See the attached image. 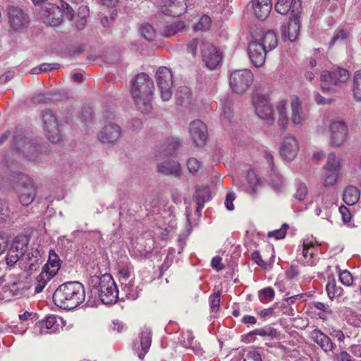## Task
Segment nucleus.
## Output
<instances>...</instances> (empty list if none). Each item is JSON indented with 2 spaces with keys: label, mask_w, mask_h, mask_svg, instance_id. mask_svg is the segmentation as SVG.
<instances>
[{
  "label": "nucleus",
  "mask_w": 361,
  "mask_h": 361,
  "mask_svg": "<svg viewBox=\"0 0 361 361\" xmlns=\"http://www.w3.org/2000/svg\"><path fill=\"white\" fill-rule=\"evenodd\" d=\"M154 88L153 80L145 73L137 74L131 80V96L137 109L142 114H149L152 112Z\"/></svg>",
  "instance_id": "1"
},
{
  "label": "nucleus",
  "mask_w": 361,
  "mask_h": 361,
  "mask_svg": "<svg viewBox=\"0 0 361 361\" xmlns=\"http://www.w3.org/2000/svg\"><path fill=\"white\" fill-rule=\"evenodd\" d=\"M85 298L83 285L78 281L67 282L59 286L53 295L56 305L66 310H72L81 303Z\"/></svg>",
  "instance_id": "2"
},
{
  "label": "nucleus",
  "mask_w": 361,
  "mask_h": 361,
  "mask_svg": "<svg viewBox=\"0 0 361 361\" xmlns=\"http://www.w3.org/2000/svg\"><path fill=\"white\" fill-rule=\"evenodd\" d=\"M90 284L92 286L91 291L97 294L103 303L112 304L116 302L118 290L110 274H105L101 276H92Z\"/></svg>",
  "instance_id": "3"
},
{
  "label": "nucleus",
  "mask_w": 361,
  "mask_h": 361,
  "mask_svg": "<svg viewBox=\"0 0 361 361\" xmlns=\"http://www.w3.org/2000/svg\"><path fill=\"white\" fill-rule=\"evenodd\" d=\"M63 15L73 20L75 12L68 4L61 0L60 6L51 4L45 5L41 12V19L48 25L58 26L61 23Z\"/></svg>",
  "instance_id": "4"
},
{
  "label": "nucleus",
  "mask_w": 361,
  "mask_h": 361,
  "mask_svg": "<svg viewBox=\"0 0 361 361\" xmlns=\"http://www.w3.org/2000/svg\"><path fill=\"white\" fill-rule=\"evenodd\" d=\"M350 78V72L342 67L334 66L329 71L321 73V89L325 92H331L336 87L346 82Z\"/></svg>",
  "instance_id": "5"
},
{
  "label": "nucleus",
  "mask_w": 361,
  "mask_h": 361,
  "mask_svg": "<svg viewBox=\"0 0 361 361\" xmlns=\"http://www.w3.org/2000/svg\"><path fill=\"white\" fill-rule=\"evenodd\" d=\"M253 82V74L249 69L234 70L229 76V86L232 91L243 94Z\"/></svg>",
  "instance_id": "6"
},
{
  "label": "nucleus",
  "mask_w": 361,
  "mask_h": 361,
  "mask_svg": "<svg viewBox=\"0 0 361 361\" xmlns=\"http://www.w3.org/2000/svg\"><path fill=\"white\" fill-rule=\"evenodd\" d=\"M19 201L23 205H29L35 200L37 195V187L33 180L27 175L20 174L15 186Z\"/></svg>",
  "instance_id": "7"
},
{
  "label": "nucleus",
  "mask_w": 361,
  "mask_h": 361,
  "mask_svg": "<svg viewBox=\"0 0 361 361\" xmlns=\"http://www.w3.org/2000/svg\"><path fill=\"white\" fill-rule=\"evenodd\" d=\"M341 169V159L334 153H330L323 166L322 183L325 187L334 185Z\"/></svg>",
  "instance_id": "8"
},
{
  "label": "nucleus",
  "mask_w": 361,
  "mask_h": 361,
  "mask_svg": "<svg viewBox=\"0 0 361 361\" xmlns=\"http://www.w3.org/2000/svg\"><path fill=\"white\" fill-rule=\"evenodd\" d=\"M156 81L162 101H169L173 94V76L171 70L164 66L159 68L156 72Z\"/></svg>",
  "instance_id": "9"
},
{
  "label": "nucleus",
  "mask_w": 361,
  "mask_h": 361,
  "mask_svg": "<svg viewBox=\"0 0 361 361\" xmlns=\"http://www.w3.org/2000/svg\"><path fill=\"white\" fill-rule=\"evenodd\" d=\"M200 52L202 61L209 69L214 70L219 66L222 60L221 54L211 42L201 41Z\"/></svg>",
  "instance_id": "10"
},
{
  "label": "nucleus",
  "mask_w": 361,
  "mask_h": 361,
  "mask_svg": "<svg viewBox=\"0 0 361 361\" xmlns=\"http://www.w3.org/2000/svg\"><path fill=\"white\" fill-rule=\"evenodd\" d=\"M43 129L47 139L54 143L61 140V132L58 121L55 115L51 111H44L42 114Z\"/></svg>",
  "instance_id": "11"
},
{
  "label": "nucleus",
  "mask_w": 361,
  "mask_h": 361,
  "mask_svg": "<svg viewBox=\"0 0 361 361\" xmlns=\"http://www.w3.org/2000/svg\"><path fill=\"white\" fill-rule=\"evenodd\" d=\"M252 102L259 118L270 123L274 121V109L267 97L257 94L253 96Z\"/></svg>",
  "instance_id": "12"
},
{
  "label": "nucleus",
  "mask_w": 361,
  "mask_h": 361,
  "mask_svg": "<svg viewBox=\"0 0 361 361\" xmlns=\"http://www.w3.org/2000/svg\"><path fill=\"white\" fill-rule=\"evenodd\" d=\"M8 21L11 28L16 32L24 30L29 24L27 14L23 9L15 6L8 7Z\"/></svg>",
  "instance_id": "13"
},
{
  "label": "nucleus",
  "mask_w": 361,
  "mask_h": 361,
  "mask_svg": "<svg viewBox=\"0 0 361 361\" xmlns=\"http://www.w3.org/2000/svg\"><path fill=\"white\" fill-rule=\"evenodd\" d=\"M330 143L334 147H339L347 140L348 129L341 121L332 122L329 126Z\"/></svg>",
  "instance_id": "14"
},
{
  "label": "nucleus",
  "mask_w": 361,
  "mask_h": 361,
  "mask_svg": "<svg viewBox=\"0 0 361 361\" xmlns=\"http://www.w3.org/2000/svg\"><path fill=\"white\" fill-rule=\"evenodd\" d=\"M14 140L16 149L19 152H22L30 160H35L37 158L38 147L29 137L16 135Z\"/></svg>",
  "instance_id": "15"
},
{
  "label": "nucleus",
  "mask_w": 361,
  "mask_h": 361,
  "mask_svg": "<svg viewBox=\"0 0 361 361\" xmlns=\"http://www.w3.org/2000/svg\"><path fill=\"white\" fill-rule=\"evenodd\" d=\"M264 47L259 44L258 41L253 39L248 44L247 53L252 63L257 68L262 67L266 60V55L268 53Z\"/></svg>",
  "instance_id": "16"
},
{
  "label": "nucleus",
  "mask_w": 361,
  "mask_h": 361,
  "mask_svg": "<svg viewBox=\"0 0 361 361\" xmlns=\"http://www.w3.org/2000/svg\"><path fill=\"white\" fill-rule=\"evenodd\" d=\"M152 343V331L148 328H144L137 340L133 343V350L137 353L140 359L143 360L148 352Z\"/></svg>",
  "instance_id": "17"
},
{
  "label": "nucleus",
  "mask_w": 361,
  "mask_h": 361,
  "mask_svg": "<svg viewBox=\"0 0 361 361\" xmlns=\"http://www.w3.org/2000/svg\"><path fill=\"white\" fill-rule=\"evenodd\" d=\"M189 133L193 142L197 146H203L207 138V128L200 120L193 121L190 123Z\"/></svg>",
  "instance_id": "18"
},
{
  "label": "nucleus",
  "mask_w": 361,
  "mask_h": 361,
  "mask_svg": "<svg viewBox=\"0 0 361 361\" xmlns=\"http://www.w3.org/2000/svg\"><path fill=\"white\" fill-rule=\"evenodd\" d=\"M299 150L298 141L293 135H288L284 137L280 147L281 156L287 161H292L298 154Z\"/></svg>",
  "instance_id": "19"
},
{
  "label": "nucleus",
  "mask_w": 361,
  "mask_h": 361,
  "mask_svg": "<svg viewBox=\"0 0 361 361\" xmlns=\"http://www.w3.org/2000/svg\"><path fill=\"white\" fill-rule=\"evenodd\" d=\"M121 135V127L109 121L98 133V139L103 143L111 144L117 141Z\"/></svg>",
  "instance_id": "20"
},
{
  "label": "nucleus",
  "mask_w": 361,
  "mask_h": 361,
  "mask_svg": "<svg viewBox=\"0 0 361 361\" xmlns=\"http://www.w3.org/2000/svg\"><path fill=\"white\" fill-rule=\"evenodd\" d=\"M62 322L61 317L55 315H49L44 319L39 321L35 325V330H38L39 334H54L59 331L60 324Z\"/></svg>",
  "instance_id": "21"
},
{
  "label": "nucleus",
  "mask_w": 361,
  "mask_h": 361,
  "mask_svg": "<svg viewBox=\"0 0 361 361\" xmlns=\"http://www.w3.org/2000/svg\"><path fill=\"white\" fill-rule=\"evenodd\" d=\"M252 39L258 41L267 52L275 49L278 44L276 35L274 32L271 30L264 32L261 30H257L252 34Z\"/></svg>",
  "instance_id": "22"
},
{
  "label": "nucleus",
  "mask_w": 361,
  "mask_h": 361,
  "mask_svg": "<svg viewBox=\"0 0 361 361\" xmlns=\"http://www.w3.org/2000/svg\"><path fill=\"white\" fill-rule=\"evenodd\" d=\"M290 121L295 126H302L308 118L307 111L303 109L299 98L293 97L290 101Z\"/></svg>",
  "instance_id": "23"
},
{
  "label": "nucleus",
  "mask_w": 361,
  "mask_h": 361,
  "mask_svg": "<svg viewBox=\"0 0 361 361\" xmlns=\"http://www.w3.org/2000/svg\"><path fill=\"white\" fill-rule=\"evenodd\" d=\"M310 338L325 353L333 352L336 348V344L331 341V338L318 329H315L310 333Z\"/></svg>",
  "instance_id": "24"
},
{
  "label": "nucleus",
  "mask_w": 361,
  "mask_h": 361,
  "mask_svg": "<svg viewBox=\"0 0 361 361\" xmlns=\"http://www.w3.org/2000/svg\"><path fill=\"white\" fill-rule=\"evenodd\" d=\"M318 246L311 241H304L302 244V256L304 262L308 266H314L318 261Z\"/></svg>",
  "instance_id": "25"
},
{
  "label": "nucleus",
  "mask_w": 361,
  "mask_h": 361,
  "mask_svg": "<svg viewBox=\"0 0 361 361\" xmlns=\"http://www.w3.org/2000/svg\"><path fill=\"white\" fill-rule=\"evenodd\" d=\"M130 273L131 267L126 264V263L119 266L118 274L120 276V280L121 281L122 291L124 292L126 297L127 296L130 299H135L137 294L130 289L131 286H128V285L126 284V280L130 277Z\"/></svg>",
  "instance_id": "26"
},
{
  "label": "nucleus",
  "mask_w": 361,
  "mask_h": 361,
  "mask_svg": "<svg viewBox=\"0 0 361 361\" xmlns=\"http://www.w3.org/2000/svg\"><path fill=\"white\" fill-rule=\"evenodd\" d=\"M157 171L166 176H173L179 177L181 174L180 164L173 159H166L157 165Z\"/></svg>",
  "instance_id": "27"
},
{
  "label": "nucleus",
  "mask_w": 361,
  "mask_h": 361,
  "mask_svg": "<svg viewBox=\"0 0 361 361\" xmlns=\"http://www.w3.org/2000/svg\"><path fill=\"white\" fill-rule=\"evenodd\" d=\"M263 157L270 167L271 173L270 178L273 186L277 190H280L283 185V178L281 175L277 172L274 166V157L268 151L263 152Z\"/></svg>",
  "instance_id": "28"
},
{
  "label": "nucleus",
  "mask_w": 361,
  "mask_h": 361,
  "mask_svg": "<svg viewBox=\"0 0 361 361\" xmlns=\"http://www.w3.org/2000/svg\"><path fill=\"white\" fill-rule=\"evenodd\" d=\"M252 8L256 17L263 20L268 17L271 10V0H255Z\"/></svg>",
  "instance_id": "29"
},
{
  "label": "nucleus",
  "mask_w": 361,
  "mask_h": 361,
  "mask_svg": "<svg viewBox=\"0 0 361 361\" xmlns=\"http://www.w3.org/2000/svg\"><path fill=\"white\" fill-rule=\"evenodd\" d=\"M246 188L247 193L255 196L259 191L262 186V182L257 175L252 171H248L246 176Z\"/></svg>",
  "instance_id": "30"
},
{
  "label": "nucleus",
  "mask_w": 361,
  "mask_h": 361,
  "mask_svg": "<svg viewBox=\"0 0 361 361\" xmlns=\"http://www.w3.org/2000/svg\"><path fill=\"white\" fill-rule=\"evenodd\" d=\"M179 147V142L172 140L164 143L156 154L157 159H161L176 155Z\"/></svg>",
  "instance_id": "31"
},
{
  "label": "nucleus",
  "mask_w": 361,
  "mask_h": 361,
  "mask_svg": "<svg viewBox=\"0 0 361 361\" xmlns=\"http://www.w3.org/2000/svg\"><path fill=\"white\" fill-rule=\"evenodd\" d=\"M61 260L54 250L49 252V257L47 263L43 267L46 271L56 276L61 267Z\"/></svg>",
  "instance_id": "32"
},
{
  "label": "nucleus",
  "mask_w": 361,
  "mask_h": 361,
  "mask_svg": "<svg viewBox=\"0 0 361 361\" xmlns=\"http://www.w3.org/2000/svg\"><path fill=\"white\" fill-rule=\"evenodd\" d=\"M300 31V24L297 19L290 21L288 26L281 27L282 37L285 39H288L290 42H293L297 39Z\"/></svg>",
  "instance_id": "33"
},
{
  "label": "nucleus",
  "mask_w": 361,
  "mask_h": 361,
  "mask_svg": "<svg viewBox=\"0 0 361 361\" xmlns=\"http://www.w3.org/2000/svg\"><path fill=\"white\" fill-rule=\"evenodd\" d=\"M29 241L30 240L26 235H17L13 239L9 249L23 257L27 252Z\"/></svg>",
  "instance_id": "34"
},
{
  "label": "nucleus",
  "mask_w": 361,
  "mask_h": 361,
  "mask_svg": "<svg viewBox=\"0 0 361 361\" xmlns=\"http://www.w3.org/2000/svg\"><path fill=\"white\" fill-rule=\"evenodd\" d=\"M360 200L359 190L353 185L348 186L343 194V200L348 205H354Z\"/></svg>",
  "instance_id": "35"
},
{
  "label": "nucleus",
  "mask_w": 361,
  "mask_h": 361,
  "mask_svg": "<svg viewBox=\"0 0 361 361\" xmlns=\"http://www.w3.org/2000/svg\"><path fill=\"white\" fill-rule=\"evenodd\" d=\"M176 103L178 105L187 107L192 100L191 92L187 87H180L176 93Z\"/></svg>",
  "instance_id": "36"
},
{
  "label": "nucleus",
  "mask_w": 361,
  "mask_h": 361,
  "mask_svg": "<svg viewBox=\"0 0 361 361\" xmlns=\"http://www.w3.org/2000/svg\"><path fill=\"white\" fill-rule=\"evenodd\" d=\"M276 110L278 115V124L282 127L286 128L288 123L286 111V101L281 99L276 104Z\"/></svg>",
  "instance_id": "37"
},
{
  "label": "nucleus",
  "mask_w": 361,
  "mask_h": 361,
  "mask_svg": "<svg viewBox=\"0 0 361 361\" xmlns=\"http://www.w3.org/2000/svg\"><path fill=\"white\" fill-rule=\"evenodd\" d=\"M185 23L181 20L174 21L172 23L164 26L161 33L163 36L169 37L176 35L185 28Z\"/></svg>",
  "instance_id": "38"
},
{
  "label": "nucleus",
  "mask_w": 361,
  "mask_h": 361,
  "mask_svg": "<svg viewBox=\"0 0 361 361\" xmlns=\"http://www.w3.org/2000/svg\"><path fill=\"white\" fill-rule=\"evenodd\" d=\"M55 276L53 274L46 271L42 269L41 273L37 276L36 281L35 283V292L36 293H39L42 291L44 287L47 286V283L50 281L51 279H53Z\"/></svg>",
  "instance_id": "39"
},
{
  "label": "nucleus",
  "mask_w": 361,
  "mask_h": 361,
  "mask_svg": "<svg viewBox=\"0 0 361 361\" xmlns=\"http://www.w3.org/2000/svg\"><path fill=\"white\" fill-rule=\"evenodd\" d=\"M89 14L90 11L87 6L82 5L79 7L76 18L75 19V25L78 30H80L85 27Z\"/></svg>",
  "instance_id": "40"
},
{
  "label": "nucleus",
  "mask_w": 361,
  "mask_h": 361,
  "mask_svg": "<svg viewBox=\"0 0 361 361\" xmlns=\"http://www.w3.org/2000/svg\"><path fill=\"white\" fill-rule=\"evenodd\" d=\"M250 336L258 335L261 336H269L271 338H278L279 336V331L271 326H265L264 328L257 329L249 334Z\"/></svg>",
  "instance_id": "41"
},
{
  "label": "nucleus",
  "mask_w": 361,
  "mask_h": 361,
  "mask_svg": "<svg viewBox=\"0 0 361 361\" xmlns=\"http://www.w3.org/2000/svg\"><path fill=\"white\" fill-rule=\"evenodd\" d=\"M294 0H278L275 4V10L281 15H286L293 6Z\"/></svg>",
  "instance_id": "42"
},
{
  "label": "nucleus",
  "mask_w": 361,
  "mask_h": 361,
  "mask_svg": "<svg viewBox=\"0 0 361 361\" xmlns=\"http://www.w3.org/2000/svg\"><path fill=\"white\" fill-rule=\"evenodd\" d=\"M326 293L330 299L339 298L343 295V290L341 287H338L335 282H328L326 286Z\"/></svg>",
  "instance_id": "43"
},
{
  "label": "nucleus",
  "mask_w": 361,
  "mask_h": 361,
  "mask_svg": "<svg viewBox=\"0 0 361 361\" xmlns=\"http://www.w3.org/2000/svg\"><path fill=\"white\" fill-rule=\"evenodd\" d=\"M140 34L147 41H152L156 37V31L149 24H144L140 28Z\"/></svg>",
  "instance_id": "44"
},
{
  "label": "nucleus",
  "mask_w": 361,
  "mask_h": 361,
  "mask_svg": "<svg viewBox=\"0 0 361 361\" xmlns=\"http://www.w3.org/2000/svg\"><path fill=\"white\" fill-rule=\"evenodd\" d=\"M353 96L357 101L361 100V70L355 72L354 75Z\"/></svg>",
  "instance_id": "45"
},
{
  "label": "nucleus",
  "mask_w": 361,
  "mask_h": 361,
  "mask_svg": "<svg viewBox=\"0 0 361 361\" xmlns=\"http://www.w3.org/2000/svg\"><path fill=\"white\" fill-rule=\"evenodd\" d=\"M212 25V20L209 16H202L198 22L195 25L194 30L195 31H207Z\"/></svg>",
  "instance_id": "46"
},
{
  "label": "nucleus",
  "mask_w": 361,
  "mask_h": 361,
  "mask_svg": "<svg viewBox=\"0 0 361 361\" xmlns=\"http://www.w3.org/2000/svg\"><path fill=\"white\" fill-rule=\"evenodd\" d=\"M274 295V290L271 287H267L259 291V299L263 303H267L271 301Z\"/></svg>",
  "instance_id": "47"
},
{
  "label": "nucleus",
  "mask_w": 361,
  "mask_h": 361,
  "mask_svg": "<svg viewBox=\"0 0 361 361\" xmlns=\"http://www.w3.org/2000/svg\"><path fill=\"white\" fill-rule=\"evenodd\" d=\"M59 64L57 63H42L39 67H35L31 70L32 74H39L43 72H47L54 69H57Z\"/></svg>",
  "instance_id": "48"
},
{
  "label": "nucleus",
  "mask_w": 361,
  "mask_h": 361,
  "mask_svg": "<svg viewBox=\"0 0 361 361\" xmlns=\"http://www.w3.org/2000/svg\"><path fill=\"white\" fill-rule=\"evenodd\" d=\"M347 37V32L343 28L337 29L330 42H329V47L333 46L338 41H343Z\"/></svg>",
  "instance_id": "49"
},
{
  "label": "nucleus",
  "mask_w": 361,
  "mask_h": 361,
  "mask_svg": "<svg viewBox=\"0 0 361 361\" xmlns=\"http://www.w3.org/2000/svg\"><path fill=\"white\" fill-rule=\"evenodd\" d=\"M221 294L219 292H217L213 295H211L209 297V304L212 312H216L220 306L221 302Z\"/></svg>",
  "instance_id": "50"
},
{
  "label": "nucleus",
  "mask_w": 361,
  "mask_h": 361,
  "mask_svg": "<svg viewBox=\"0 0 361 361\" xmlns=\"http://www.w3.org/2000/svg\"><path fill=\"white\" fill-rule=\"evenodd\" d=\"M288 228V225L287 224H283L279 229L269 232L268 236L269 238L274 237L276 240L283 239L286 235V231Z\"/></svg>",
  "instance_id": "51"
},
{
  "label": "nucleus",
  "mask_w": 361,
  "mask_h": 361,
  "mask_svg": "<svg viewBox=\"0 0 361 361\" xmlns=\"http://www.w3.org/2000/svg\"><path fill=\"white\" fill-rule=\"evenodd\" d=\"M339 280L343 285L350 286L353 282V278L351 273L347 270H344L339 274Z\"/></svg>",
  "instance_id": "52"
},
{
  "label": "nucleus",
  "mask_w": 361,
  "mask_h": 361,
  "mask_svg": "<svg viewBox=\"0 0 361 361\" xmlns=\"http://www.w3.org/2000/svg\"><path fill=\"white\" fill-rule=\"evenodd\" d=\"M10 209L7 202L0 198V221H5L9 217Z\"/></svg>",
  "instance_id": "53"
},
{
  "label": "nucleus",
  "mask_w": 361,
  "mask_h": 361,
  "mask_svg": "<svg viewBox=\"0 0 361 361\" xmlns=\"http://www.w3.org/2000/svg\"><path fill=\"white\" fill-rule=\"evenodd\" d=\"M187 166H188V169L189 171L191 173L195 174L200 169L201 163L197 159H195L194 157H191V158L188 159Z\"/></svg>",
  "instance_id": "54"
},
{
  "label": "nucleus",
  "mask_w": 361,
  "mask_h": 361,
  "mask_svg": "<svg viewBox=\"0 0 361 361\" xmlns=\"http://www.w3.org/2000/svg\"><path fill=\"white\" fill-rule=\"evenodd\" d=\"M23 257L18 253L8 249L7 255L6 257V261L8 266H13L16 264Z\"/></svg>",
  "instance_id": "55"
},
{
  "label": "nucleus",
  "mask_w": 361,
  "mask_h": 361,
  "mask_svg": "<svg viewBox=\"0 0 361 361\" xmlns=\"http://www.w3.org/2000/svg\"><path fill=\"white\" fill-rule=\"evenodd\" d=\"M307 194V188L305 184L300 183L297 185L296 193L295 195V198L300 201L305 200Z\"/></svg>",
  "instance_id": "56"
},
{
  "label": "nucleus",
  "mask_w": 361,
  "mask_h": 361,
  "mask_svg": "<svg viewBox=\"0 0 361 361\" xmlns=\"http://www.w3.org/2000/svg\"><path fill=\"white\" fill-rule=\"evenodd\" d=\"M207 190L206 189H197L195 192V199L199 207H203L206 196H207Z\"/></svg>",
  "instance_id": "57"
},
{
  "label": "nucleus",
  "mask_w": 361,
  "mask_h": 361,
  "mask_svg": "<svg viewBox=\"0 0 361 361\" xmlns=\"http://www.w3.org/2000/svg\"><path fill=\"white\" fill-rule=\"evenodd\" d=\"M233 110L230 106H225L221 114V119L224 122H231Z\"/></svg>",
  "instance_id": "58"
},
{
  "label": "nucleus",
  "mask_w": 361,
  "mask_h": 361,
  "mask_svg": "<svg viewBox=\"0 0 361 361\" xmlns=\"http://www.w3.org/2000/svg\"><path fill=\"white\" fill-rule=\"evenodd\" d=\"M332 358L334 361H353L350 355L345 350L334 353Z\"/></svg>",
  "instance_id": "59"
},
{
  "label": "nucleus",
  "mask_w": 361,
  "mask_h": 361,
  "mask_svg": "<svg viewBox=\"0 0 361 361\" xmlns=\"http://www.w3.org/2000/svg\"><path fill=\"white\" fill-rule=\"evenodd\" d=\"M305 295H306L305 293H300L290 296L284 300L283 305L284 307L291 305L294 304L297 300L302 299Z\"/></svg>",
  "instance_id": "60"
},
{
  "label": "nucleus",
  "mask_w": 361,
  "mask_h": 361,
  "mask_svg": "<svg viewBox=\"0 0 361 361\" xmlns=\"http://www.w3.org/2000/svg\"><path fill=\"white\" fill-rule=\"evenodd\" d=\"M194 336L192 335V332L190 331H186L182 336L181 342L185 347L189 348L193 341Z\"/></svg>",
  "instance_id": "61"
},
{
  "label": "nucleus",
  "mask_w": 361,
  "mask_h": 361,
  "mask_svg": "<svg viewBox=\"0 0 361 361\" xmlns=\"http://www.w3.org/2000/svg\"><path fill=\"white\" fill-rule=\"evenodd\" d=\"M244 361H262L261 354L257 350L249 351L244 359Z\"/></svg>",
  "instance_id": "62"
},
{
  "label": "nucleus",
  "mask_w": 361,
  "mask_h": 361,
  "mask_svg": "<svg viewBox=\"0 0 361 361\" xmlns=\"http://www.w3.org/2000/svg\"><path fill=\"white\" fill-rule=\"evenodd\" d=\"M49 94H40L32 98V102L36 104H46L51 100Z\"/></svg>",
  "instance_id": "63"
},
{
  "label": "nucleus",
  "mask_w": 361,
  "mask_h": 361,
  "mask_svg": "<svg viewBox=\"0 0 361 361\" xmlns=\"http://www.w3.org/2000/svg\"><path fill=\"white\" fill-rule=\"evenodd\" d=\"M198 46L200 47L199 40L197 39H192L188 44V51L195 56L197 54V49Z\"/></svg>",
  "instance_id": "64"
}]
</instances>
